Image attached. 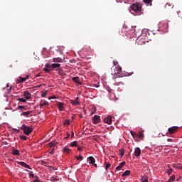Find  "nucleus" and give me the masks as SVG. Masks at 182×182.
Here are the masks:
<instances>
[{"instance_id":"obj_14","label":"nucleus","mask_w":182,"mask_h":182,"mask_svg":"<svg viewBox=\"0 0 182 182\" xmlns=\"http://www.w3.org/2000/svg\"><path fill=\"white\" fill-rule=\"evenodd\" d=\"M126 164V161H122V163L119 164V165L115 168L117 171H119L120 168H123L124 167V165Z\"/></svg>"},{"instance_id":"obj_1","label":"nucleus","mask_w":182,"mask_h":182,"mask_svg":"<svg viewBox=\"0 0 182 182\" xmlns=\"http://www.w3.org/2000/svg\"><path fill=\"white\" fill-rule=\"evenodd\" d=\"M129 12L132 14V15H140V12H141V6H140L139 4H133L131 6Z\"/></svg>"},{"instance_id":"obj_19","label":"nucleus","mask_w":182,"mask_h":182,"mask_svg":"<svg viewBox=\"0 0 182 182\" xmlns=\"http://www.w3.org/2000/svg\"><path fill=\"white\" fill-rule=\"evenodd\" d=\"M57 72H58V75L60 76H63V68H59L58 69L55 70Z\"/></svg>"},{"instance_id":"obj_20","label":"nucleus","mask_w":182,"mask_h":182,"mask_svg":"<svg viewBox=\"0 0 182 182\" xmlns=\"http://www.w3.org/2000/svg\"><path fill=\"white\" fill-rule=\"evenodd\" d=\"M173 167H174V168H177L178 170H182L181 164H173Z\"/></svg>"},{"instance_id":"obj_26","label":"nucleus","mask_w":182,"mask_h":182,"mask_svg":"<svg viewBox=\"0 0 182 182\" xmlns=\"http://www.w3.org/2000/svg\"><path fill=\"white\" fill-rule=\"evenodd\" d=\"M176 180V175H172L167 182H173Z\"/></svg>"},{"instance_id":"obj_44","label":"nucleus","mask_w":182,"mask_h":182,"mask_svg":"<svg viewBox=\"0 0 182 182\" xmlns=\"http://www.w3.org/2000/svg\"><path fill=\"white\" fill-rule=\"evenodd\" d=\"M21 79V82H22L23 83V82H26V78H25V77H21V78H20Z\"/></svg>"},{"instance_id":"obj_38","label":"nucleus","mask_w":182,"mask_h":182,"mask_svg":"<svg viewBox=\"0 0 182 182\" xmlns=\"http://www.w3.org/2000/svg\"><path fill=\"white\" fill-rule=\"evenodd\" d=\"M130 134L132 136V137H134V136H137V134L133 131H130Z\"/></svg>"},{"instance_id":"obj_27","label":"nucleus","mask_w":182,"mask_h":182,"mask_svg":"<svg viewBox=\"0 0 182 182\" xmlns=\"http://www.w3.org/2000/svg\"><path fill=\"white\" fill-rule=\"evenodd\" d=\"M129 174H130V171H129V170L125 171L122 173V177H124V176H129Z\"/></svg>"},{"instance_id":"obj_50","label":"nucleus","mask_w":182,"mask_h":182,"mask_svg":"<svg viewBox=\"0 0 182 182\" xmlns=\"http://www.w3.org/2000/svg\"><path fill=\"white\" fill-rule=\"evenodd\" d=\"M92 166H94V167H95V168H97V164H96L95 163L92 164Z\"/></svg>"},{"instance_id":"obj_23","label":"nucleus","mask_w":182,"mask_h":182,"mask_svg":"<svg viewBox=\"0 0 182 182\" xmlns=\"http://www.w3.org/2000/svg\"><path fill=\"white\" fill-rule=\"evenodd\" d=\"M73 80H74L75 83H77V85H82V83L79 82V77H73Z\"/></svg>"},{"instance_id":"obj_8","label":"nucleus","mask_w":182,"mask_h":182,"mask_svg":"<svg viewBox=\"0 0 182 182\" xmlns=\"http://www.w3.org/2000/svg\"><path fill=\"white\" fill-rule=\"evenodd\" d=\"M92 122L94 124H97V123H100V116L95 115L92 117Z\"/></svg>"},{"instance_id":"obj_39","label":"nucleus","mask_w":182,"mask_h":182,"mask_svg":"<svg viewBox=\"0 0 182 182\" xmlns=\"http://www.w3.org/2000/svg\"><path fill=\"white\" fill-rule=\"evenodd\" d=\"M21 140H28V137L26 136L22 135L21 136Z\"/></svg>"},{"instance_id":"obj_11","label":"nucleus","mask_w":182,"mask_h":182,"mask_svg":"<svg viewBox=\"0 0 182 182\" xmlns=\"http://www.w3.org/2000/svg\"><path fill=\"white\" fill-rule=\"evenodd\" d=\"M105 123H107V124H112V116L109 115L104 119Z\"/></svg>"},{"instance_id":"obj_43","label":"nucleus","mask_w":182,"mask_h":182,"mask_svg":"<svg viewBox=\"0 0 182 182\" xmlns=\"http://www.w3.org/2000/svg\"><path fill=\"white\" fill-rule=\"evenodd\" d=\"M69 137H70V133L67 132V137H65V139H68Z\"/></svg>"},{"instance_id":"obj_48","label":"nucleus","mask_w":182,"mask_h":182,"mask_svg":"<svg viewBox=\"0 0 182 182\" xmlns=\"http://www.w3.org/2000/svg\"><path fill=\"white\" fill-rule=\"evenodd\" d=\"M53 153H55V149H52L50 151V154H53Z\"/></svg>"},{"instance_id":"obj_45","label":"nucleus","mask_w":182,"mask_h":182,"mask_svg":"<svg viewBox=\"0 0 182 182\" xmlns=\"http://www.w3.org/2000/svg\"><path fill=\"white\" fill-rule=\"evenodd\" d=\"M21 77H19V79L18 80H17V83H23L22 82V81H21Z\"/></svg>"},{"instance_id":"obj_21","label":"nucleus","mask_w":182,"mask_h":182,"mask_svg":"<svg viewBox=\"0 0 182 182\" xmlns=\"http://www.w3.org/2000/svg\"><path fill=\"white\" fill-rule=\"evenodd\" d=\"M165 8L166 9H173V8H174V5H171L170 3H167L165 5Z\"/></svg>"},{"instance_id":"obj_29","label":"nucleus","mask_w":182,"mask_h":182,"mask_svg":"<svg viewBox=\"0 0 182 182\" xmlns=\"http://www.w3.org/2000/svg\"><path fill=\"white\" fill-rule=\"evenodd\" d=\"M31 114V112H23L21 114V116H25L26 117H28Z\"/></svg>"},{"instance_id":"obj_53","label":"nucleus","mask_w":182,"mask_h":182,"mask_svg":"<svg viewBox=\"0 0 182 182\" xmlns=\"http://www.w3.org/2000/svg\"><path fill=\"white\" fill-rule=\"evenodd\" d=\"M73 136H75V132H73V131H72L71 137H73Z\"/></svg>"},{"instance_id":"obj_3","label":"nucleus","mask_w":182,"mask_h":182,"mask_svg":"<svg viewBox=\"0 0 182 182\" xmlns=\"http://www.w3.org/2000/svg\"><path fill=\"white\" fill-rule=\"evenodd\" d=\"M21 129L23 130L24 134L26 136H29L32 132H33V129H32L31 127H28L25 124H23L21 127Z\"/></svg>"},{"instance_id":"obj_58","label":"nucleus","mask_w":182,"mask_h":182,"mask_svg":"<svg viewBox=\"0 0 182 182\" xmlns=\"http://www.w3.org/2000/svg\"><path fill=\"white\" fill-rule=\"evenodd\" d=\"M6 87H9V85L7 84V85H6Z\"/></svg>"},{"instance_id":"obj_7","label":"nucleus","mask_w":182,"mask_h":182,"mask_svg":"<svg viewBox=\"0 0 182 182\" xmlns=\"http://www.w3.org/2000/svg\"><path fill=\"white\" fill-rule=\"evenodd\" d=\"M70 103L73 106H79L80 102H79V97H77L75 100H71Z\"/></svg>"},{"instance_id":"obj_42","label":"nucleus","mask_w":182,"mask_h":182,"mask_svg":"<svg viewBox=\"0 0 182 182\" xmlns=\"http://www.w3.org/2000/svg\"><path fill=\"white\" fill-rule=\"evenodd\" d=\"M29 176H31V177H35V174H33V172H32V171H30V173H29Z\"/></svg>"},{"instance_id":"obj_56","label":"nucleus","mask_w":182,"mask_h":182,"mask_svg":"<svg viewBox=\"0 0 182 182\" xmlns=\"http://www.w3.org/2000/svg\"><path fill=\"white\" fill-rule=\"evenodd\" d=\"M24 78L26 79V80H27V79H29V75H26V77H24Z\"/></svg>"},{"instance_id":"obj_9","label":"nucleus","mask_w":182,"mask_h":182,"mask_svg":"<svg viewBox=\"0 0 182 182\" xmlns=\"http://www.w3.org/2000/svg\"><path fill=\"white\" fill-rule=\"evenodd\" d=\"M18 164L21 166L22 167H24L25 168H28V170H32V168L29 165H28L26 163L23 162V161H18L17 162Z\"/></svg>"},{"instance_id":"obj_46","label":"nucleus","mask_w":182,"mask_h":182,"mask_svg":"<svg viewBox=\"0 0 182 182\" xmlns=\"http://www.w3.org/2000/svg\"><path fill=\"white\" fill-rule=\"evenodd\" d=\"M11 90H12V86H11L10 88L8 90L7 93L8 94L11 93Z\"/></svg>"},{"instance_id":"obj_25","label":"nucleus","mask_w":182,"mask_h":182,"mask_svg":"<svg viewBox=\"0 0 182 182\" xmlns=\"http://www.w3.org/2000/svg\"><path fill=\"white\" fill-rule=\"evenodd\" d=\"M70 146L71 147H76V146H77V141H74L71 142L70 144Z\"/></svg>"},{"instance_id":"obj_10","label":"nucleus","mask_w":182,"mask_h":182,"mask_svg":"<svg viewBox=\"0 0 182 182\" xmlns=\"http://www.w3.org/2000/svg\"><path fill=\"white\" fill-rule=\"evenodd\" d=\"M141 154V150L140 148L136 147L134 150V156L135 157H139V156Z\"/></svg>"},{"instance_id":"obj_15","label":"nucleus","mask_w":182,"mask_h":182,"mask_svg":"<svg viewBox=\"0 0 182 182\" xmlns=\"http://www.w3.org/2000/svg\"><path fill=\"white\" fill-rule=\"evenodd\" d=\"M52 67V70L55 69H59L60 68V63H53L51 64Z\"/></svg>"},{"instance_id":"obj_32","label":"nucleus","mask_w":182,"mask_h":182,"mask_svg":"<svg viewBox=\"0 0 182 182\" xmlns=\"http://www.w3.org/2000/svg\"><path fill=\"white\" fill-rule=\"evenodd\" d=\"M77 160H83V156L80 154L78 156H76Z\"/></svg>"},{"instance_id":"obj_24","label":"nucleus","mask_w":182,"mask_h":182,"mask_svg":"<svg viewBox=\"0 0 182 182\" xmlns=\"http://www.w3.org/2000/svg\"><path fill=\"white\" fill-rule=\"evenodd\" d=\"M63 153H66L67 154H69V153H70V149L65 146L63 148Z\"/></svg>"},{"instance_id":"obj_17","label":"nucleus","mask_w":182,"mask_h":182,"mask_svg":"<svg viewBox=\"0 0 182 182\" xmlns=\"http://www.w3.org/2000/svg\"><path fill=\"white\" fill-rule=\"evenodd\" d=\"M48 105H49V102H48L47 101H41V102H40L41 109H42V107H43V106H48Z\"/></svg>"},{"instance_id":"obj_36","label":"nucleus","mask_w":182,"mask_h":182,"mask_svg":"<svg viewBox=\"0 0 182 182\" xmlns=\"http://www.w3.org/2000/svg\"><path fill=\"white\" fill-rule=\"evenodd\" d=\"M50 70H52V69L44 68V72H46V73H50Z\"/></svg>"},{"instance_id":"obj_33","label":"nucleus","mask_w":182,"mask_h":182,"mask_svg":"<svg viewBox=\"0 0 182 182\" xmlns=\"http://www.w3.org/2000/svg\"><path fill=\"white\" fill-rule=\"evenodd\" d=\"M171 173H173V169H171V168H169L167 170V173L168 174V176H170L171 174Z\"/></svg>"},{"instance_id":"obj_57","label":"nucleus","mask_w":182,"mask_h":182,"mask_svg":"<svg viewBox=\"0 0 182 182\" xmlns=\"http://www.w3.org/2000/svg\"><path fill=\"white\" fill-rule=\"evenodd\" d=\"M41 163L42 164H46V162H45V161H42Z\"/></svg>"},{"instance_id":"obj_31","label":"nucleus","mask_w":182,"mask_h":182,"mask_svg":"<svg viewBox=\"0 0 182 182\" xmlns=\"http://www.w3.org/2000/svg\"><path fill=\"white\" fill-rule=\"evenodd\" d=\"M119 154L121 155V157H123L124 156V150L123 149H119Z\"/></svg>"},{"instance_id":"obj_6","label":"nucleus","mask_w":182,"mask_h":182,"mask_svg":"<svg viewBox=\"0 0 182 182\" xmlns=\"http://www.w3.org/2000/svg\"><path fill=\"white\" fill-rule=\"evenodd\" d=\"M55 106L58 107V110L60 112H63V110H65V103H63V102H58L55 104Z\"/></svg>"},{"instance_id":"obj_49","label":"nucleus","mask_w":182,"mask_h":182,"mask_svg":"<svg viewBox=\"0 0 182 182\" xmlns=\"http://www.w3.org/2000/svg\"><path fill=\"white\" fill-rule=\"evenodd\" d=\"M83 149H82V148L80 146L77 147V151H82Z\"/></svg>"},{"instance_id":"obj_35","label":"nucleus","mask_w":182,"mask_h":182,"mask_svg":"<svg viewBox=\"0 0 182 182\" xmlns=\"http://www.w3.org/2000/svg\"><path fill=\"white\" fill-rule=\"evenodd\" d=\"M45 67L46 68V69H51L52 70V65L46 64L45 65Z\"/></svg>"},{"instance_id":"obj_37","label":"nucleus","mask_w":182,"mask_h":182,"mask_svg":"<svg viewBox=\"0 0 182 182\" xmlns=\"http://www.w3.org/2000/svg\"><path fill=\"white\" fill-rule=\"evenodd\" d=\"M18 102H21L22 103H25V102H26V100H25L24 98H19L18 99Z\"/></svg>"},{"instance_id":"obj_16","label":"nucleus","mask_w":182,"mask_h":182,"mask_svg":"<svg viewBox=\"0 0 182 182\" xmlns=\"http://www.w3.org/2000/svg\"><path fill=\"white\" fill-rule=\"evenodd\" d=\"M23 97H25V99H31V93H29V92L28 91H25L23 92Z\"/></svg>"},{"instance_id":"obj_55","label":"nucleus","mask_w":182,"mask_h":182,"mask_svg":"<svg viewBox=\"0 0 182 182\" xmlns=\"http://www.w3.org/2000/svg\"><path fill=\"white\" fill-rule=\"evenodd\" d=\"M34 177L36 178V180H39V176H34Z\"/></svg>"},{"instance_id":"obj_41","label":"nucleus","mask_w":182,"mask_h":182,"mask_svg":"<svg viewBox=\"0 0 182 182\" xmlns=\"http://www.w3.org/2000/svg\"><path fill=\"white\" fill-rule=\"evenodd\" d=\"M153 0H144V2L145 3V4H151V1H152Z\"/></svg>"},{"instance_id":"obj_22","label":"nucleus","mask_w":182,"mask_h":182,"mask_svg":"<svg viewBox=\"0 0 182 182\" xmlns=\"http://www.w3.org/2000/svg\"><path fill=\"white\" fill-rule=\"evenodd\" d=\"M141 182H149V177L147 176H141Z\"/></svg>"},{"instance_id":"obj_18","label":"nucleus","mask_w":182,"mask_h":182,"mask_svg":"<svg viewBox=\"0 0 182 182\" xmlns=\"http://www.w3.org/2000/svg\"><path fill=\"white\" fill-rule=\"evenodd\" d=\"M12 154L14 156H21V153L19 152V150L14 149L12 150Z\"/></svg>"},{"instance_id":"obj_28","label":"nucleus","mask_w":182,"mask_h":182,"mask_svg":"<svg viewBox=\"0 0 182 182\" xmlns=\"http://www.w3.org/2000/svg\"><path fill=\"white\" fill-rule=\"evenodd\" d=\"M138 137L139 139H141V140H143V139H144V134H143V132H140L139 133Z\"/></svg>"},{"instance_id":"obj_51","label":"nucleus","mask_w":182,"mask_h":182,"mask_svg":"<svg viewBox=\"0 0 182 182\" xmlns=\"http://www.w3.org/2000/svg\"><path fill=\"white\" fill-rule=\"evenodd\" d=\"M25 107L23 106H18V109L21 110V109H24Z\"/></svg>"},{"instance_id":"obj_13","label":"nucleus","mask_w":182,"mask_h":182,"mask_svg":"<svg viewBox=\"0 0 182 182\" xmlns=\"http://www.w3.org/2000/svg\"><path fill=\"white\" fill-rule=\"evenodd\" d=\"M53 62H54L55 63H63V59H62L61 58H53Z\"/></svg>"},{"instance_id":"obj_54","label":"nucleus","mask_w":182,"mask_h":182,"mask_svg":"<svg viewBox=\"0 0 182 182\" xmlns=\"http://www.w3.org/2000/svg\"><path fill=\"white\" fill-rule=\"evenodd\" d=\"M167 141H173V139L169 138L167 139Z\"/></svg>"},{"instance_id":"obj_4","label":"nucleus","mask_w":182,"mask_h":182,"mask_svg":"<svg viewBox=\"0 0 182 182\" xmlns=\"http://www.w3.org/2000/svg\"><path fill=\"white\" fill-rule=\"evenodd\" d=\"M136 42L138 45H144L147 42V40L143 38V36H141L136 38Z\"/></svg>"},{"instance_id":"obj_52","label":"nucleus","mask_w":182,"mask_h":182,"mask_svg":"<svg viewBox=\"0 0 182 182\" xmlns=\"http://www.w3.org/2000/svg\"><path fill=\"white\" fill-rule=\"evenodd\" d=\"M33 182H41V181L39 179H36V180L33 181Z\"/></svg>"},{"instance_id":"obj_5","label":"nucleus","mask_w":182,"mask_h":182,"mask_svg":"<svg viewBox=\"0 0 182 182\" xmlns=\"http://www.w3.org/2000/svg\"><path fill=\"white\" fill-rule=\"evenodd\" d=\"M178 130V127H172L168 129V134H174L175 133H177V131Z\"/></svg>"},{"instance_id":"obj_12","label":"nucleus","mask_w":182,"mask_h":182,"mask_svg":"<svg viewBox=\"0 0 182 182\" xmlns=\"http://www.w3.org/2000/svg\"><path fill=\"white\" fill-rule=\"evenodd\" d=\"M87 161L90 163V164H95L96 163V159L93 156H89L87 158Z\"/></svg>"},{"instance_id":"obj_40","label":"nucleus","mask_w":182,"mask_h":182,"mask_svg":"<svg viewBox=\"0 0 182 182\" xmlns=\"http://www.w3.org/2000/svg\"><path fill=\"white\" fill-rule=\"evenodd\" d=\"M110 166H111V164H110V163H107V164H106V166H105V170L107 171V168H109V167H110Z\"/></svg>"},{"instance_id":"obj_30","label":"nucleus","mask_w":182,"mask_h":182,"mask_svg":"<svg viewBox=\"0 0 182 182\" xmlns=\"http://www.w3.org/2000/svg\"><path fill=\"white\" fill-rule=\"evenodd\" d=\"M70 124V121L69 119H67L64 122L63 126H69Z\"/></svg>"},{"instance_id":"obj_47","label":"nucleus","mask_w":182,"mask_h":182,"mask_svg":"<svg viewBox=\"0 0 182 182\" xmlns=\"http://www.w3.org/2000/svg\"><path fill=\"white\" fill-rule=\"evenodd\" d=\"M46 97V92H43L42 95H41V97Z\"/></svg>"},{"instance_id":"obj_2","label":"nucleus","mask_w":182,"mask_h":182,"mask_svg":"<svg viewBox=\"0 0 182 182\" xmlns=\"http://www.w3.org/2000/svg\"><path fill=\"white\" fill-rule=\"evenodd\" d=\"M114 70V75H116V77H123V74H122V67L120 65H117V67H112Z\"/></svg>"},{"instance_id":"obj_34","label":"nucleus","mask_w":182,"mask_h":182,"mask_svg":"<svg viewBox=\"0 0 182 182\" xmlns=\"http://www.w3.org/2000/svg\"><path fill=\"white\" fill-rule=\"evenodd\" d=\"M114 66L113 68H117L119 66V63L116 61H113Z\"/></svg>"}]
</instances>
